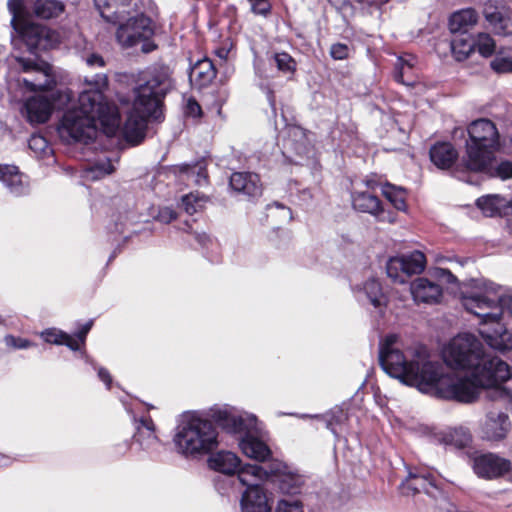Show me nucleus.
I'll return each mask as SVG.
<instances>
[{
	"instance_id": "1",
	"label": "nucleus",
	"mask_w": 512,
	"mask_h": 512,
	"mask_svg": "<svg viewBox=\"0 0 512 512\" xmlns=\"http://www.w3.org/2000/svg\"><path fill=\"white\" fill-rule=\"evenodd\" d=\"M442 356L447 366L470 372V377L446 373L424 347L403 349L396 334L386 336L379 351L380 364L390 376L421 392L462 403L477 400L482 389H500L511 377L509 365L498 357H488L480 340L470 333L454 337Z\"/></svg>"
},
{
	"instance_id": "2",
	"label": "nucleus",
	"mask_w": 512,
	"mask_h": 512,
	"mask_svg": "<svg viewBox=\"0 0 512 512\" xmlns=\"http://www.w3.org/2000/svg\"><path fill=\"white\" fill-rule=\"evenodd\" d=\"M84 83L87 88L79 94L77 106L64 113L58 127L61 138L67 142H87L95 137L99 128L107 136H113L120 128L117 107L103 94L108 87L107 75L86 77Z\"/></svg>"
},
{
	"instance_id": "3",
	"label": "nucleus",
	"mask_w": 512,
	"mask_h": 512,
	"mask_svg": "<svg viewBox=\"0 0 512 512\" xmlns=\"http://www.w3.org/2000/svg\"><path fill=\"white\" fill-rule=\"evenodd\" d=\"M173 88L171 70L167 66L155 68L146 81L134 89L132 109L123 127L127 141L139 143L145 135L147 120L162 116V100Z\"/></svg>"
},
{
	"instance_id": "4",
	"label": "nucleus",
	"mask_w": 512,
	"mask_h": 512,
	"mask_svg": "<svg viewBox=\"0 0 512 512\" xmlns=\"http://www.w3.org/2000/svg\"><path fill=\"white\" fill-rule=\"evenodd\" d=\"M173 442L179 454L200 458L218 448V430L208 419L186 415L175 429Z\"/></svg>"
},
{
	"instance_id": "5",
	"label": "nucleus",
	"mask_w": 512,
	"mask_h": 512,
	"mask_svg": "<svg viewBox=\"0 0 512 512\" xmlns=\"http://www.w3.org/2000/svg\"><path fill=\"white\" fill-rule=\"evenodd\" d=\"M466 142V165L470 170L481 171L491 165L494 151L499 146V133L488 119L473 121L468 127Z\"/></svg>"
},
{
	"instance_id": "6",
	"label": "nucleus",
	"mask_w": 512,
	"mask_h": 512,
	"mask_svg": "<svg viewBox=\"0 0 512 512\" xmlns=\"http://www.w3.org/2000/svg\"><path fill=\"white\" fill-rule=\"evenodd\" d=\"M464 308L484 321L501 320L503 311L512 315V293H504L502 287L489 282L480 291L472 292L462 299Z\"/></svg>"
},
{
	"instance_id": "7",
	"label": "nucleus",
	"mask_w": 512,
	"mask_h": 512,
	"mask_svg": "<svg viewBox=\"0 0 512 512\" xmlns=\"http://www.w3.org/2000/svg\"><path fill=\"white\" fill-rule=\"evenodd\" d=\"M16 35H12L11 42L14 50H20L23 45L30 53L37 49L46 50L55 43V34L46 26L32 23L28 20L13 26Z\"/></svg>"
},
{
	"instance_id": "8",
	"label": "nucleus",
	"mask_w": 512,
	"mask_h": 512,
	"mask_svg": "<svg viewBox=\"0 0 512 512\" xmlns=\"http://www.w3.org/2000/svg\"><path fill=\"white\" fill-rule=\"evenodd\" d=\"M19 69L32 77L23 78V84L30 91L49 90L55 85L52 67L44 61H34L20 55L14 56Z\"/></svg>"
},
{
	"instance_id": "9",
	"label": "nucleus",
	"mask_w": 512,
	"mask_h": 512,
	"mask_svg": "<svg viewBox=\"0 0 512 512\" xmlns=\"http://www.w3.org/2000/svg\"><path fill=\"white\" fill-rule=\"evenodd\" d=\"M117 23L119 27L116 38L123 47H132L140 41L149 39L154 33L151 20L143 14H137Z\"/></svg>"
},
{
	"instance_id": "10",
	"label": "nucleus",
	"mask_w": 512,
	"mask_h": 512,
	"mask_svg": "<svg viewBox=\"0 0 512 512\" xmlns=\"http://www.w3.org/2000/svg\"><path fill=\"white\" fill-rule=\"evenodd\" d=\"M426 266L425 255L420 251L392 257L387 262L386 271L389 278L398 283H404L406 278L420 274Z\"/></svg>"
},
{
	"instance_id": "11",
	"label": "nucleus",
	"mask_w": 512,
	"mask_h": 512,
	"mask_svg": "<svg viewBox=\"0 0 512 512\" xmlns=\"http://www.w3.org/2000/svg\"><path fill=\"white\" fill-rule=\"evenodd\" d=\"M214 419L222 429L231 434H240L241 437L253 432L257 426V418L254 415H243L227 409L217 411Z\"/></svg>"
},
{
	"instance_id": "12",
	"label": "nucleus",
	"mask_w": 512,
	"mask_h": 512,
	"mask_svg": "<svg viewBox=\"0 0 512 512\" xmlns=\"http://www.w3.org/2000/svg\"><path fill=\"white\" fill-rule=\"evenodd\" d=\"M479 332L493 349L499 351L512 349V335L500 320L486 322L483 318H480Z\"/></svg>"
},
{
	"instance_id": "13",
	"label": "nucleus",
	"mask_w": 512,
	"mask_h": 512,
	"mask_svg": "<svg viewBox=\"0 0 512 512\" xmlns=\"http://www.w3.org/2000/svg\"><path fill=\"white\" fill-rule=\"evenodd\" d=\"M510 429L509 416L499 410L489 411L481 424L482 437L489 441L504 440Z\"/></svg>"
},
{
	"instance_id": "14",
	"label": "nucleus",
	"mask_w": 512,
	"mask_h": 512,
	"mask_svg": "<svg viewBox=\"0 0 512 512\" xmlns=\"http://www.w3.org/2000/svg\"><path fill=\"white\" fill-rule=\"evenodd\" d=\"M473 469L483 478H497L511 470V462L493 453L477 456L474 459Z\"/></svg>"
},
{
	"instance_id": "15",
	"label": "nucleus",
	"mask_w": 512,
	"mask_h": 512,
	"mask_svg": "<svg viewBox=\"0 0 512 512\" xmlns=\"http://www.w3.org/2000/svg\"><path fill=\"white\" fill-rule=\"evenodd\" d=\"M288 137L284 140L283 154L291 162L297 163V157L302 158L309 153L310 142L305 131L298 126L289 127Z\"/></svg>"
},
{
	"instance_id": "16",
	"label": "nucleus",
	"mask_w": 512,
	"mask_h": 512,
	"mask_svg": "<svg viewBox=\"0 0 512 512\" xmlns=\"http://www.w3.org/2000/svg\"><path fill=\"white\" fill-rule=\"evenodd\" d=\"M26 118L31 124H41L49 120L53 104L52 102L43 96H34L25 102L24 105Z\"/></svg>"
},
{
	"instance_id": "17",
	"label": "nucleus",
	"mask_w": 512,
	"mask_h": 512,
	"mask_svg": "<svg viewBox=\"0 0 512 512\" xmlns=\"http://www.w3.org/2000/svg\"><path fill=\"white\" fill-rule=\"evenodd\" d=\"M257 428L240 438L239 447L243 454L256 461H265L271 456L267 444L257 437Z\"/></svg>"
},
{
	"instance_id": "18",
	"label": "nucleus",
	"mask_w": 512,
	"mask_h": 512,
	"mask_svg": "<svg viewBox=\"0 0 512 512\" xmlns=\"http://www.w3.org/2000/svg\"><path fill=\"white\" fill-rule=\"evenodd\" d=\"M411 294L415 301L423 303H438L442 297V288L427 278H417L410 286Z\"/></svg>"
},
{
	"instance_id": "19",
	"label": "nucleus",
	"mask_w": 512,
	"mask_h": 512,
	"mask_svg": "<svg viewBox=\"0 0 512 512\" xmlns=\"http://www.w3.org/2000/svg\"><path fill=\"white\" fill-rule=\"evenodd\" d=\"M484 16L496 34L512 35V17L507 9L486 5Z\"/></svg>"
},
{
	"instance_id": "20",
	"label": "nucleus",
	"mask_w": 512,
	"mask_h": 512,
	"mask_svg": "<svg viewBox=\"0 0 512 512\" xmlns=\"http://www.w3.org/2000/svg\"><path fill=\"white\" fill-rule=\"evenodd\" d=\"M102 18L107 22L117 23L126 19L130 0H94Z\"/></svg>"
},
{
	"instance_id": "21",
	"label": "nucleus",
	"mask_w": 512,
	"mask_h": 512,
	"mask_svg": "<svg viewBox=\"0 0 512 512\" xmlns=\"http://www.w3.org/2000/svg\"><path fill=\"white\" fill-rule=\"evenodd\" d=\"M133 439L137 450L151 451L155 448L159 440L155 434V425L152 419L143 418L138 421Z\"/></svg>"
},
{
	"instance_id": "22",
	"label": "nucleus",
	"mask_w": 512,
	"mask_h": 512,
	"mask_svg": "<svg viewBox=\"0 0 512 512\" xmlns=\"http://www.w3.org/2000/svg\"><path fill=\"white\" fill-rule=\"evenodd\" d=\"M403 493H419L421 491L437 497L439 488L436 480L431 475H418L410 473L405 482L402 483Z\"/></svg>"
},
{
	"instance_id": "23",
	"label": "nucleus",
	"mask_w": 512,
	"mask_h": 512,
	"mask_svg": "<svg viewBox=\"0 0 512 512\" xmlns=\"http://www.w3.org/2000/svg\"><path fill=\"white\" fill-rule=\"evenodd\" d=\"M230 186L233 190L248 196L261 194L260 180L257 174L249 172H236L230 177Z\"/></svg>"
},
{
	"instance_id": "24",
	"label": "nucleus",
	"mask_w": 512,
	"mask_h": 512,
	"mask_svg": "<svg viewBox=\"0 0 512 512\" xmlns=\"http://www.w3.org/2000/svg\"><path fill=\"white\" fill-rule=\"evenodd\" d=\"M0 181H2L9 192L19 196L27 192V180L15 166L0 164Z\"/></svg>"
},
{
	"instance_id": "25",
	"label": "nucleus",
	"mask_w": 512,
	"mask_h": 512,
	"mask_svg": "<svg viewBox=\"0 0 512 512\" xmlns=\"http://www.w3.org/2000/svg\"><path fill=\"white\" fill-rule=\"evenodd\" d=\"M210 468L223 474L232 475L241 467L240 458L233 452L220 451L212 455L208 460Z\"/></svg>"
},
{
	"instance_id": "26",
	"label": "nucleus",
	"mask_w": 512,
	"mask_h": 512,
	"mask_svg": "<svg viewBox=\"0 0 512 512\" xmlns=\"http://www.w3.org/2000/svg\"><path fill=\"white\" fill-rule=\"evenodd\" d=\"M242 512H271L266 494L261 488L246 489L241 498Z\"/></svg>"
},
{
	"instance_id": "27",
	"label": "nucleus",
	"mask_w": 512,
	"mask_h": 512,
	"mask_svg": "<svg viewBox=\"0 0 512 512\" xmlns=\"http://www.w3.org/2000/svg\"><path fill=\"white\" fill-rule=\"evenodd\" d=\"M458 153L451 143L439 142L430 149L431 161L440 169H447L453 165Z\"/></svg>"
},
{
	"instance_id": "28",
	"label": "nucleus",
	"mask_w": 512,
	"mask_h": 512,
	"mask_svg": "<svg viewBox=\"0 0 512 512\" xmlns=\"http://www.w3.org/2000/svg\"><path fill=\"white\" fill-rule=\"evenodd\" d=\"M216 76L213 63L209 59L198 60L190 69L189 79L198 87L207 86Z\"/></svg>"
},
{
	"instance_id": "29",
	"label": "nucleus",
	"mask_w": 512,
	"mask_h": 512,
	"mask_svg": "<svg viewBox=\"0 0 512 512\" xmlns=\"http://www.w3.org/2000/svg\"><path fill=\"white\" fill-rule=\"evenodd\" d=\"M478 20L477 12L472 9H463L453 13L449 19V29L453 34H467V30L473 27Z\"/></svg>"
},
{
	"instance_id": "30",
	"label": "nucleus",
	"mask_w": 512,
	"mask_h": 512,
	"mask_svg": "<svg viewBox=\"0 0 512 512\" xmlns=\"http://www.w3.org/2000/svg\"><path fill=\"white\" fill-rule=\"evenodd\" d=\"M238 479L247 489L260 488V484L265 481L269 473L263 467L247 464L240 467L237 472Z\"/></svg>"
},
{
	"instance_id": "31",
	"label": "nucleus",
	"mask_w": 512,
	"mask_h": 512,
	"mask_svg": "<svg viewBox=\"0 0 512 512\" xmlns=\"http://www.w3.org/2000/svg\"><path fill=\"white\" fill-rule=\"evenodd\" d=\"M353 207L363 213L378 216L382 212L381 202L368 192H355L352 196Z\"/></svg>"
},
{
	"instance_id": "32",
	"label": "nucleus",
	"mask_w": 512,
	"mask_h": 512,
	"mask_svg": "<svg viewBox=\"0 0 512 512\" xmlns=\"http://www.w3.org/2000/svg\"><path fill=\"white\" fill-rule=\"evenodd\" d=\"M435 439L443 444H450L462 448L469 444L471 435L464 427L449 428L435 434Z\"/></svg>"
},
{
	"instance_id": "33",
	"label": "nucleus",
	"mask_w": 512,
	"mask_h": 512,
	"mask_svg": "<svg viewBox=\"0 0 512 512\" xmlns=\"http://www.w3.org/2000/svg\"><path fill=\"white\" fill-rule=\"evenodd\" d=\"M64 9V4L59 0H36L33 4V13L42 19L56 18Z\"/></svg>"
},
{
	"instance_id": "34",
	"label": "nucleus",
	"mask_w": 512,
	"mask_h": 512,
	"mask_svg": "<svg viewBox=\"0 0 512 512\" xmlns=\"http://www.w3.org/2000/svg\"><path fill=\"white\" fill-rule=\"evenodd\" d=\"M416 63V59L407 55L405 57H399L395 64L394 78L396 81L405 84L412 85L415 82V78L412 75V71L414 65Z\"/></svg>"
},
{
	"instance_id": "35",
	"label": "nucleus",
	"mask_w": 512,
	"mask_h": 512,
	"mask_svg": "<svg viewBox=\"0 0 512 512\" xmlns=\"http://www.w3.org/2000/svg\"><path fill=\"white\" fill-rule=\"evenodd\" d=\"M475 48L474 39L468 34H454L451 40V51L457 61H463Z\"/></svg>"
},
{
	"instance_id": "36",
	"label": "nucleus",
	"mask_w": 512,
	"mask_h": 512,
	"mask_svg": "<svg viewBox=\"0 0 512 512\" xmlns=\"http://www.w3.org/2000/svg\"><path fill=\"white\" fill-rule=\"evenodd\" d=\"M363 292L367 296L370 303L375 307L381 309L387 304V298L382 292L381 284L377 279L371 278L367 280L362 287Z\"/></svg>"
},
{
	"instance_id": "37",
	"label": "nucleus",
	"mask_w": 512,
	"mask_h": 512,
	"mask_svg": "<svg viewBox=\"0 0 512 512\" xmlns=\"http://www.w3.org/2000/svg\"><path fill=\"white\" fill-rule=\"evenodd\" d=\"M41 337L48 343L57 344V345L64 344L67 347H69L71 350H75V351L80 349V345L74 337H72L71 335H69L61 330L55 329V328H51V329H47V330L43 331L41 333Z\"/></svg>"
},
{
	"instance_id": "38",
	"label": "nucleus",
	"mask_w": 512,
	"mask_h": 512,
	"mask_svg": "<svg viewBox=\"0 0 512 512\" xmlns=\"http://www.w3.org/2000/svg\"><path fill=\"white\" fill-rule=\"evenodd\" d=\"M476 204L485 216L493 217L500 213L505 201L498 195H488L479 198Z\"/></svg>"
},
{
	"instance_id": "39",
	"label": "nucleus",
	"mask_w": 512,
	"mask_h": 512,
	"mask_svg": "<svg viewBox=\"0 0 512 512\" xmlns=\"http://www.w3.org/2000/svg\"><path fill=\"white\" fill-rule=\"evenodd\" d=\"M382 193L385 198L397 209H406V192L402 187H396L392 184H385L382 187Z\"/></svg>"
},
{
	"instance_id": "40",
	"label": "nucleus",
	"mask_w": 512,
	"mask_h": 512,
	"mask_svg": "<svg viewBox=\"0 0 512 512\" xmlns=\"http://www.w3.org/2000/svg\"><path fill=\"white\" fill-rule=\"evenodd\" d=\"M180 172L185 174L187 179L192 180L195 184L200 186L203 185L207 179L206 168L202 162L193 165H181Z\"/></svg>"
},
{
	"instance_id": "41",
	"label": "nucleus",
	"mask_w": 512,
	"mask_h": 512,
	"mask_svg": "<svg viewBox=\"0 0 512 512\" xmlns=\"http://www.w3.org/2000/svg\"><path fill=\"white\" fill-rule=\"evenodd\" d=\"M270 62L283 74L292 75L296 71V61L286 52L274 53Z\"/></svg>"
},
{
	"instance_id": "42",
	"label": "nucleus",
	"mask_w": 512,
	"mask_h": 512,
	"mask_svg": "<svg viewBox=\"0 0 512 512\" xmlns=\"http://www.w3.org/2000/svg\"><path fill=\"white\" fill-rule=\"evenodd\" d=\"M491 68L497 73H508L512 71V49H502L491 61Z\"/></svg>"
},
{
	"instance_id": "43",
	"label": "nucleus",
	"mask_w": 512,
	"mask_h": 512,
	"mask_svg": "<svg viewBox=\"0 0 512 512\" xmlns=\"http://www.w3.org/2000/svg\"><path fill=\"white\" fill-rule=\"evenodd\" d=\"M207 198L198 193H190L182 197V207L186 213L192 215L201 211L206 203Z\"/></svg>"
},
{
	"instance_id": "44",
	"label": "nucleus",
	"mask_w": 512,
	"mask_h": 512,
	"mask_svg": "<svg viewBox=\"0 0 512 512\" xmlns=\"http://www.w3.org/2000/svg\"><path fill=\"white\" fill-rule=\"evenodd\" d=\"M8 9L12 14L11 25L12 27L20 22L26 21L27 11L25 0H9Z\"/></svg>"
},
{
	"instance_id": "45",
	"label": "nucleus",
	"mask_w": 512,
	"mask_h": 512,
	"mask_svg": "<svg viewBox=\"0 0 512 512\" xmlns=\"http://www.w3.org/2000/svg\"><path fill=\"white\" fill-rule=\"evenodd\" d=\"M474 43L478 52L484 57L491 56L495 50V42L487 33H479L476 39H474Z\"/></svg>"
},
{
	"instance_id": "46",
	"label": "nucleus",
	"mask_w": 512,
	"mask_h": 512,
	"mask_svg": "<svg viewBox=\"0 0 512 512\" xmlns=\"http://www.w3.org/2000/svg\"><path fill=\"white\" fill-rule=\"evenodd\" d=\"M81 59L86 63V65L90 68L104 67L105 61L103 57L89 49H85L81 52Z\"/></svg>"
},
{
	"instance_id": "47",
	"label": "nucleus",
	"mask_w": 512,
	"mask_h": 512,
	"mask_svg": "<svg viewBox=\"0 0 512 512\" xmlns=\"http://www.w3.org/2000/svg\"><path fill=\"white\" fill-rule=\"evenodd\" d=\"M114 166L110 160H100L94 164L91 169V173L93 174V178H101L103 176L109 175L114 171Z\"/></svg>"
},
{
	"instance_id": "48",
	"label": "nucleus",
	"mask_w": 512,
	"mask_h": 512,
	"mask_svg": "<svg viewBox=\"0 0 512 512\" xmlns=\"http://www.w3.org/2000/svg\"><path fill=\"white\" fill-rule=\"evenodd\" d=\"M275 512H303V507L298 500L282 499L278 502Z\"/></svg>"
},
{
	"instance_id": "49",
	"label": "nucleus",
	"mask_w": 512,
	"mask_h": 512,
	"mask_svg": "<svg viewBox=\"0 0 512 512\" xmlns=\"http://www.w3.org/2000/svg\"><path fill=\"white\" fill-rule=\"evenodd\" d=\"M269 216L272 217H278L282 221H290L292 219V212L289 208L281 205V204H274L271 206H268Z\"/></svg>"
},
{
	"instance_id": "50",
	"label": "nucleus",
	"mask_w": 512,
	"mask_h": 512,
	"mask_svg": "<svg viewBox=\"0 0 512 512\" xmlns=\"http://www.w3.org/2000/svg\"><path fill=\"white\" fill-rule=\"evenodd\" d=\"M6 346L13 349H27L32 346V343L24 338L15 337L13 335H7L4 337Z\"/></svg>"
},
{
	"instance_id": "51",
	"label": "nucleus",
	"mask_w": 512,
	"mask_h": 512,
	"mask_svg": "<svg viewBox=\"0 0 512 512\" xmlns=\"http://www.w3.org/2000/svg\"><path fill=\"white\" fill-rule=\"evenodd\" d=\"M28 144L30 149L34 150L36 153L45 151V149L47 148V141L41 135H33L29 139Z\"/></svg>"
},
{
	"instance_id": "52",
	"label": "nucleus",
	"mask_w": 512,
	"mask_h": 512,
	"mask_svg": "<svg viewBox=\"0 0 512 512\" xmlns=\"http://www.w3.org/2000/svg\"><path fill=\"white\" fill-rule=\"evenodd\" d=\"M349 48L345 44L337 43L331 46L330 54L334 59L342 60L348 56Z\"/></svg>"
},
{
	"instance_id": "53",
	"label": "nucleus",
	"mask_w": 512,
	"mask_h": 512,
	"mask_svg": "<svg viewBox=\"0 0 512 512\" xmlns=\"http://www.w3.org/2000/svg\"><path fill=\"white\" fill-rule=\"evenodd\" d=\"M157 218L160 222L170 223L176 218V213L173 209L169 207H164L159 210Z\"/></svg>"
},
{
	"instance_id": "54",
	"label": "nucleus",
	"mask_w": 512,
	"mask_h": 512,
	"mask_svg": "<svg viewBox=\"0 0 512 512\" xmlns=\"http://www.w3.org/2000/svg\"><path fill=\"white\" fill-rule=\"evenodd\" d=\"M254 13L264 15L269 11L267 0H249Z\"/></svg>"
},
{
	"instance_id": "55",
	"label": "nucleus",
	"mask_w": 512,
	"mask_h": 512,
	"mask_svg": "<svg viewBox=\"0 0 512 512\" xmlns=\"http://www.w3.org/2000/svg\"><path fill=\"white\" fill-rule=\"evenodd\" d=\"M186 112L190 116L198 117L201 115V107L194 99H189L187 101Z\"/></svg>"
},
{
	"instance_id": "56",
	"label": "nucleus",
	"mask_w": 512,
	"mask_h": 512,
	"mask_svg": "<svg viewBox=\"0 0 512 512\" xmlns=\"http://www.w3.org/2000/svg\"><path fill=\"white\" fill-rule=\"evenodd\" d=\"M91 327H92V321H89L77 333V338H75V339L78 341L79 345L84 343L86 335L90 331Z\"/></svg>"
},
{
	"instance_id": "57",
	"label": "nucleus",
	"mask_w": 512,
	"mask_h": 512,
	"mask_svg": "<svg viewBox=\"0 0 512 512\" xmlns=\"http://www.w3.org/2000/svg\"><path fill=\"white\" fill-rule=\"evenodd\" d=\"M98 376H99V378H100L103 382H105V384H106V385H107V387L109 388V387H110V385H111V381H112V379H111V376H110L109 372H108L106 369H104V368H100V369L98 370Z\"/></svg>"
},
{
	"instance_id": "58",
	"label": "nucleus",
	"mask_w": 512,
	"mask_h": 512,
	"mask_svg": "<svg viewBox=\"0 0 512 512\" xmlns=\"http://www.w3.org/2000/svg\"><path fill=\"white\" fill-rule=\"evenodd\" d=\"M437 276L445 278L448 282H454L455 276L447 269H438L436 271Z\"/></svg>"
},
{
	"instance_id": "59",
	"label": "nucleus",
	"mask_w": 512,
	"mask_h": 512,
	"mask_svg": "<svg viewBox=\"0 0 512 512\" xmlns=\"http://www.w3.org/2000/svg\"><path fill=\"white\" fill-rule=\"evenodd\" d=\"M500 170L501 171H503V170L507 171L506 176H509L510 174H512V166L510 164H508V163L501 164Z\"/></svg>"
},
{
	"instance_id": "60",
	"label": "nucleus",
	"mask_w": 512,
	"mask_h": 512,
	"mask_svg": "<svg viewBox=\"0 0 512 512\" xmlns=\"http://www.w3.org/2000/svg\"><path fill=\"white\" fill-rule=\"evenodd\" d=\"M366 185H367L368 187H371V188H372V187L374 186V182H372V181H368V182L366 183Z\"/></svg>"
},
{
	"instance_id": "61",
	"label": "nucleus",
	"mask_w": 512,
	"mask_h": 512,
	"mask_svg": "<svg viewBox=\"0 0 512 512\" xmlns=\"http://www.w3.org/2000/svg\"><path fill=\"white\" fill-rule=\"evenodd\" d=\"M204 239H207V236H205V235H204L202 238H200V239H199V241H200L201 243H203V240H204Z\"/></svg>"
}]
</instances>
